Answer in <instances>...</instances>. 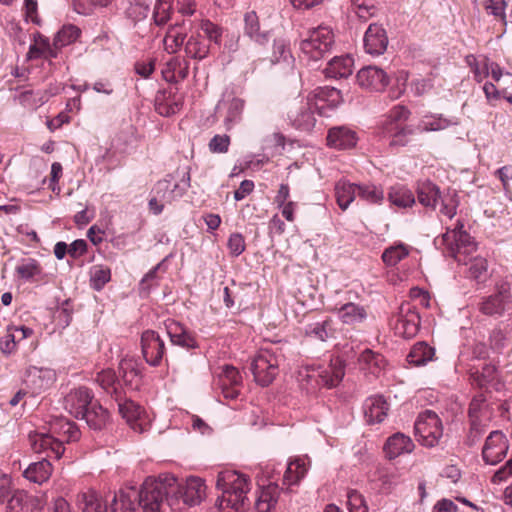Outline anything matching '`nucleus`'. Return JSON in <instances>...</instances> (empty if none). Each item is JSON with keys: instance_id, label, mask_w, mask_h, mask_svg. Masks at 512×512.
Here are the masks:
<instances>
[{"instance_id": "f257e3e1", "label": "nucleus", "mask_w": 512, "mask_h": 512, "mask_svg": "<svg viewBox=\"0 0 512 512\" xmlns=\"http://www.w3.org/2000/svg\"><path fill=\"white\" fill-rule=\"evenodd\" d=\"M139 504L142 512H163L164 500L174 508L181 500L187 506L199 505L206 496V485L199 477L179 482L170 474L148 477L140 488Z\"/></svg>"}, {"instance_id": "f03ea898", "label": "nucleus", "mask_w": 512, "mask_h": 512, "mask_svg": "<svg viewBox=\"0 0 512 512\" xmlns=\"http://www.w3.org/2000/svg\"><path fill=\"white\" fill-rule=\"evenodd\" d=\"M216 487L221 490L217 505L223 512H242L247 507V493L250 481L235 470H224L218 473Z\"/></svg>"}, {"instance_id": "7ed1b4c3", "label": "nucleus", "mask_w": 512, "mask_h": 512, "mask_svg": "<svg viewBox=\"0 0 512 512\" xmlns=\"http://www.w3.org/2000/svg\"><path fill=\"white\" fill-rule=\"evenodd\" d=\"M463 228V223L458 221L454 229H448L447 232L442 235L440 245H443L448 254L456 261L467 265L468 262L466 258L476 251L477 245Z\"/></svg>"}, {"instance_id": "20e7f679", "label": "nucleus", "mask_w": 512, "mask_h": 512, "mask_svg": "<svg viewBox=\"0 0 512 512\" xmlns=\"http://www.w3.org/2000/svg\"><path fill=\"white\" fill-rule=\"evenodd\" d=\"M344 374V363L339 358L332 359L326 367L313 368L311 371L305 369L299 373L301 380L306 381L307 385L312 388L315 386L335 387L343 379Z\"/></svg>"}, {"instance_id": "39448f33", "label": "nucleus", "mask_w": 512, "mask_h": 512, "mask_svg": "<svg viewBox=\"0 0 512 512\" xmlns=\"http://www.w3.org/2000/svg\"><path fill=\"white\" fill-rule=\"evenodd\" d=\"M334 44V35L327 26H318L308 32L300 43V49L309 59L317 61L330 51Z\"/></svg>"}, {"instance_id": "423d86ee", "label": "nucleus", "mask_w": 512, "mask_h": 512, "mask_svg": "<svg viewBox=\"0 0 512 512\" xmlns=\"http://www.w3.org/2000/svg\"><path fill=\"white\" fill-rule=\"evenodd\" d=\"M414 429L418 441L427 447L436 446L443 436L442 421L432 410H425L418 415Z\"/></svg>"}, {"instance_id": "0eeeda50", "label": "nucleus", "mask_w": 512, "mask_h": 512, "mask_svg": "<svg viewBox=\"0 0 512 512\" xmlns=\"http://www.w3.org/2000/svg\"><path fill=\"white\" fill-rule=\"evenodd\" d=\"M279 357L268 349L261 350L252 360L254 380L262 387L269 386L279 373Z\"/></svg>"}, {"instance_id": "6e6552de", "label": "nucleus", "mask_w": 512, "mask_h": 512, "mask_svg": "<svg viewBox=\"0 0 512 512\" xmlns=\"http://www.w3.org/2000/svg\"><path fill=\"white\" fill-rule=\"evenodd\" d=\"M420 327V316L416 307L409 302L402 303L394 323L395 334L403 338L414 337Z\"/></svg>"}, {"instance_id": "1a4fd4ad", "label": "nucleus", "mask_w": 512, "mask_h": 512, "mask_svg": "<svg viewBox=\"0 0 512 512\" xmlns=\"http://www.w3.org/2000/svg\"><path fill=\"white\" fill-rule=\"evenodd\" d=\"M190 180L188 168L182 173L181 183L172 184V176L168 175L166 178L156 183L154 187L155 195L159 197L161 201L171 203L184 195L190 187Z\"/></svg>"}, {"instance_id": "9d476101", "label": "nucleus", "mask_w": 512, "mask_h": 512, "mask_svg": "<svg viewBox=\"0 0 512 512\" xmlns=\"http://www.w3.org/2000/svg\"><path fill=\"white\" fill-rule=\"evenodd\" d=\"M510 286L508 283L497 285L496 293L482 298L478 304L479 310L487 316H502L509 304Z\"/></svg>"}, {"instance_id": "9b49d317", "label": "nucleus", "mask_w": 512, "mask_h": 512, "mask_svg": "<svg viewBox=\"0 0 512 512\" xmlns=\"http://www.w3.org/2000/svg\"><path fill=\"white\" fill-rule=\"evenodd\" d=\"M29 442L35 453H45L48 458L60 459L65 447L50 432H31Z\"/></svg>"}, {"instance_id": "f8f14e48", "label": "nucleus", "mask_w": 512, "mask_h": 512, "mask_svg": "<svg viewBox=\"0 0 512 512\" xmlns=\"http://www.w3.org/2000/svg\"><path fill=\"white\" fill-rule=\"evenodd\" d=\"M509 445L501 431H492L482 449L483 460L489 465H496L506 456Z\"/></svg>"}, {"instance_id": "ddd939ff", "label": "nucleus", "mask_w": 512, "mask_h": 512, "mask_svg": "<svg viewBox=\"0 0 512 512\" xmlns=\"http://www.w3.org/2000/svg\"><path fill=\"white\" fill-rule=\"evenodd\" d=\"M141 346L143 357L151 366H158L165 353L164 341L158 333L153 330H147L142 333Z\"/></svg>"}, {"instance_id": "4468645a", "label": "nucleus", "mask_w": 512, "mask_h": 512, "mask_svg": "<svg viewBox=\"0 0 512 512\" xmlns=\"http://www.w3.org/2000/svg\"><path fill=\"white\" fill-rule=\"evenodd\" d=\"M114 393L115 402L118 405V410L121 416L126 420V422L133 430L143 432L144 429L142 427L141 419L144 411L142 407L132 400L124 398L122 390L114 389Z\"/></svg>"}, {"instance_id": "2eb2a0df", "label": "nucleus", "mask_w": 512, "mask_h": 512, "mask_svg": "<svg viewBox=\"0 0 512 512\" xmlns=\"http://www.w3.org/2000/svg\"><path fill=\"white\" fill-rule=\"evenodd\" d=\"M56 374L52 369L30 367L26 371L25 385L33 395H38L52 386Z\"/></svg>"}, {"instance_id": "dca6fc26", "label": "nucleus", "mask_w": 512, "mask_h": 512, "mask_svg": "<svg viewBox=\"0 0 512 512\" xmlns=\"http://www.w3.org/2000/svg\"><path fill=\"white\" fill-rule=\"evenodd\" d=\"M94 402V394L87 387H78L71 390L64 398L65 409L74 417L81 415Z\"/></svg>"}, {"instance_id": "f3484780", "label": "nucleus", "mask_w": 512, "mask_h": 512, "mask_svg": "<svg viewBox=\"0 0 512 512\" xmlns=\"http://www.w3.org/2000/svg\"><path fill=\"white\" fill-rule=\"evenodd\" d=\"M314 107L315 105L309 99L293 105L288 112V118L292 125L301 130L313 128L316 121L313 111Z\"/></svg>"}, {"instance_id": "a211bd4d", "label": "nucleus", "mask_w": 512, "mask_h": 512, "mask_svg": "<svg viewBox=\"0 0 512 512\" xmlns=\"http://www.w3.org/2000/svg\"><path fill=\"white\" fill-rule=\"evenodd\" d=\"M360 87L380 91L388 84L387 74L376 66H367L360 69L356 76Z\"/></svg>"}, {"instance_id": "6ab92c4d", "label": "nucleus", "mask_w": 512, "mask_h": 512, "mask_svg": "<svg viewBox=\"0 0 512 512\" xmlns=\"http://www.w3.org/2000/svg\"><path fill=\"white\" fill-rule=\"evenodd\" d=\"M365 51L371 55H381L387 48L388 37L385 29L378 24H370L364 35Z\"/></svg>"}, {"instance_id": "aec40b11", "label": "nucleus", "mask_w": 512, "mask_h": 512, "mask_svg": "<svg viewBox=\"0 0 512 512\" xmlns=\"http://www.w3.org/2000/svg\"><path fill=\"white\" fill-rule=\"evenodd\" d=\"M244 107L245 101L238 97L223 99L218 103L217 108L224 112L223 123L227 130L240 123Z\"/></svg>"}, {"instance_id": "412c9836", "label": "nucleus", "mask_w": 512, "mask_h": 512, "mask_svg": "<svg viewBox=\"0 0 512 512\" xmlns=\"http://www.w3.org/2000/svg\"><path fill=\"white\" fill-rule=\"evenodd\" d=\"M363 410L368 424L381 423L387 416L389 404L382 395H374L365 400Z\"/></svg>"}, {"instance_id": "4be33fe9", "label": "nucleus", "mask_w": 512, "mask_h": 512, "mask_svg": "<svg viewBox=\"0 0 512 512\" xmlns=\"http://www.w3.org/2000/svg\"><path fill=\"white\" fill-rule=\"evenodd\" d=\"M50 433L54 435L63 446L65 442L70 443L78 441L81 436L78 426L74 422L64 418L56 419L51 423Z\"/></svg>"}, {"instance_id": "5701e85b", "label": "nucleus", "mask_w": 512, "mask_h": 512, "mask_svg": "<svg viewBox=\"0 0 512 512\" xmlns=\"http://www.w3.org/2000/svg\"><path fill=\"white\" fill-rule=\"evenodd\" d=\"M414 447L415 445L409 436L397 432L386 440L384 451L389 459H395L400 455L411 453Z\"/></svg>"}, {"instance_id": "b1692460", "label": "nucleus", "mask_w": 512, "mask_h": 512, "mask_svg": "<svg viewBox=\"0 0 512 512\" xmlns=\"http://www.w3.org/2000/svg\"><path fill=\"white\" fill-rule=\"evenodd\" d=\"M140 489L136 491L130 488L128 491H121L114 494L110 503V512H136V505L142 509L139 504Z\"/></svg>"}, {"instance_id": "393cba45", "label": "nucleus", "mask_w": 512, "mask_h": 512, "mask_svg": "<svg viewBox=\"0 0 512 512\" xmlns=\"http://www.w3.org/2000/svg\"><path fill=\"white\" fill-rule=\"evenodd\" d=\"M356 143V133L347 127H333L328 131L327 144L332 148L348 149L354 147Z\"/></svg>"}, {"instance_id": "a878e982", "label": "nucleus", "mask_w": 512, "mask_h": 512, "mask_svg": "<svg viewBox=\"0 0 512 512\" xmlns=\"http://www.w3.org/2000/svg\"><path fill=\"white\" fill-rule=\"evenodd\" d=\"M166 329L173 345L180 346L187 350L197 347L195 337L180 323L172 321L166 325Z\"/></svg>"}, {"instance_id": "bb28decb", "label": "nucleus", "mask_w": 512, "mask_h": 512, "mask_svg": "<svg viewBox=\"0 0 512 512\" xmlns=\"http://www.w3.org/2000/svg\"><path fill=\"white\" fill-rule=\"evenodd\" d=\"M244 35L260 46L269 42V33L260 30L259 17L255 11H248L244 15Z\"/></svg>"}, {"instance_id": "cd10ccee", "label": "nucleus", "mask_w": 512, "mask_h": 512, "mask_svg": "<svg viewBox=\"0 0 512 512\" xmlns=\"http://www.w3.org/2000/svg\"><path fill=\"white\" fill-rule=\"evenodd\" d=\"M90 429L102 430L109 422V412L103 408L97 401H94L88 409L81 415Z\"/></svg>"}, {"instance_id": "c85d7f7f", "label": "nucleus", "mask_w": 512, "mask_h": 512, "mask_svg": "<svg viewBox=\"0 0 512 512\" xmlns=\"http://www.w3.org/2000/svg\"><path fill=\"white\" fill-rule=\"evenodd\" d=\"M492 415L493 409L488 403L485 394L479 393L475 395L469 405V420L486 423L490 421Z\"/></svg>"}, {"instance_id": "c756f323", "label": "nucleus", "mask_w": 512, "mask_h": 512, "mask_svg": "<svg viewBox=\"0 0 512 512\" xmlns=\"http://www.w3.org/2000/svg\"><path fill=\"white\" fill-rule=\"evenodd\" d=\"M77 505L82 512H108L107 503L94 490L79 493Z\"/></svg>"}, {"instance_id": "7c9ffc66", "label": "nucleus", "mask_w": 512, "mask_h": 512, "mask_svg": "<svg viewBox=\"0 0 512 512\" xmlns=\"http://www.w3.org/2000/svg\"><path fill=\"white\" fill-rule=\"evenodd\" d=\"M339 319L347 325L362 323L367 318V311L363 306L347 302L337 310Z\"/></svg>"}, {"instance_id": "2f4dec72", "label": "nucleus", "mask_w": 512, "mask_h": 512, "mask_svg": "<svg viewBox=\"0 0 512 512\" xmlns=\"http://www.w3.org/2000/svg\"><path fill=\"white\" fill-rule=\"evenodd\" d=\"M58 93L57 89H48L44 91L27 90L19 95V102L24 107L35 110L46 103L50 97Z\"/></svg>"}, {"instance_id": "473e14b6", "label": "nucleus", "mask_w": 512, "mask_h": 512, "mask_svg": "<svg viewBox=\"0 0 512 512\" xmlns=\"http://www.w3.org/2000/svg\"><path fill=\"white\" fill-rule=\"evenodd\" d=\"M358 361L360 369L373 376H378L385 366L384 357L370 349L364 350Z\"/></svg>"}, {"instance_id": "72a5a7b5", "label": "nucleus", "mask_w": 512, "mask_h": 512, "mask_svg": "<svg viewBox=\"0 0 512 512\" xmlns=\"http://www.w3.org/2000/svg\"><path fill=\"white\" fill-rule=\"evenodd\" d=\"M440 198L441 192L436 184L430 181L419 183L417 188V199L421 205L434 210Z\"/></svg>"}, {"instance_id": "f704fd0d", "label": "nucleus", "mask_w": 512, "mask_h": 512, "mask_svg": "<svg viewBox=\"0 0 512 512\" xmlns=\"http://www.w3.org/2000/svg\"><path fill=\"white\" fill-rule=\"evenodd\" d=\"M457 118H447L442 114L425 115L418 125L421 132H432L447 129L450 126L457 125Z\"/></svg>"}, {"instance_id": "c9c22d12", "label": "nucleus", "mask_w": 512, "mask_h": 512, "mask_svg": "<svg viewBox=\"0 0 512 512\" xmlns=\"http://www.w3.org/2000/svg\"><path fill=\"white\" fill-rule=\"evenodd\" d=\"M353 59L346 55L334 57L325 68V73L332 78H346L352 74Z\"/></svg>"}, {"instance_id": "e433bc0d", "label": "nucleus", "mask_w": 512, "mask_h": 512, "mask_svg": "<svg viewBox=\"0 0 512 512\" xmlns=\"http://www.w3.org/2000/svg\"><path fill=\"white\" fill-rule=\"evenodd\" d=\"M52 473V465L47 458L31 463L24 471V477L34 483L47 481Z\"/></svg>"}, {"instance_id": "4c0bfd02", "label": "nucleus", "mask_w": 512, "mask_h": 512, "mask_svg": "<svg viewBox=\"0 0 512 512\" xmlns=\"http://www.w3.org/2000/svg\"><path fill=\"white\" fill-rule=\"evenodd\" d=\"M384 133L391 137L390 146L404 147L409 142V137L415 134V129L410 125L383 126Z\"/></svg>"}, {"instance_id": "58836bf2", "label": "nucleus", "mask_w": 512, "mask_h": 512, "mask_svg": "<svg viewBox=\"0 0 512 512\" xmlns=\"http://www.w3.org/2000/svg\"><path fill=\"white\" fill-rule=\"evenodd\" d=\"M15 273L20 279L32 281L42 275L43 268L38 260L26 257L19 260L15 267Z\"/></svg>"}, {"instance_id": "ea45409f", "label": "nucleus", "mask_w": 512, "mask_h": 512, "mask_svg": "<svg viewBox=\"0 0 512 512\" xmlns=\"http://www.w3.org/2000/svg\"><path fill=\"white\" fill-rule=\"evenodd\" d=\"M358 185L349 183L347 181H339L335 186V196L339 207L342 210L348 208V206L357 197Z\"/></svg>"}, {"instance_id": "a19ab883", "label": "nucleus", "mask_w": 512, "mask_h": 512, "mask_svg": "<svg viewBox=\"0 0 512 512\" xmlns=\"http://www.w3.org/2000/svg\"><path fill=\"white\" fill-rule=\"evenodd\" d=\"M309 461L306 458H296L291 461L283 476L284 484L292 485L298 483L308 471Z\"/></svg>"}, {"instance_id": "79ce46f5", "label": "nucleus", "mask_w": 512, "mask_h": 512, "mask_svg": "<svg viewBox=\"0 0 512 512\" xmlns=\"http://www.w3.org/2000/svg\"><path fill=\"white\" fill-rule=\"evenodd\" d=\"M435 355L433 347L426 342L416 343L407 356L408 362L416 366L425 365L427 362L432 361Z\"/></svg>"}, {"instance_id": "37998d69", "label": "nucleus", "mask_w": 512, "mask_h": 512, "mask_svg": "<svg viewBox=\"0 0 512 512\" xmlns=\"http://www.w3.org/2000/svg\"><path fill=\"white\" fill-rule=\"evenodd\" d=\"M119 373L127 386L137 387L138 378L140 377V370L138 363L133 358H124L119 364Z\"/></svg>"}, {"instance_id": "c03bdc74", "label": "nucleus", "mask_w": 512, "mask_h": 512, "mask_svg": "<svg viewBox=\"0 0 512 512\" xmlns=\"http://www.w3.org/2000/svg\"><path fill=\"white\" fill-rule=\"evenodd\" d=\"M388 199L391 204L400 208L410 207L415 203L413 193L404 186L391 187L388 193Z\"/></svg>"}, {"instance_id": "a18cd8bd", "label": "nucleus", "mask_w": 512, "mask_h": 512, "mask_svg": "<svg viewBox=\"0 0 512 512\" xmlns=\"http://www.w3.org/2000/svg\"><path fill=\"white\" fill-rule=\"evenodd\" d=\"M114 0H71L73 11L79 15H92L96 8H107Z\"/></svg>"}, {"instance_id": "49530a36", "label": "nucleus", "mask_w": 512, "mask_h": 512, "mask_svg": "<svg viewBox=\"0 0 512 512\" xmlns=\"http://www.w3.org/2000/svg\"><path fill=\"white\" fill-rule=\"evenodd\" d=\"M409 247L403 243L387 247L382 253V260L387 266H395L409 255Z\"/></svg>"}, {"instance_id": "de8ad7c7", "label": "nucleus", "mask_w": 512, "mask_h": 512, "mask_svg": "<svg viewBox=\"0 0 512 512\" xmlns=\"http://www.w3.org/2000/svg\"><path fill=\"white\" fill-rule=\"evenodd\" d=\"M96 382L99 386L115 400L114 389L122 390L116 374L112 369H105L97 374Z\"/></svg>"}, {"instance_id": "09e8293b", "label": "nucleus", "mask_w": 512, "mask_h": 512, "mask_svg": "<svg viewBox=\"0 0 512 512\" xmlns=\"http://www.w3.org/2000/svg\"><path fill=\"white\" fill-rule=\"evenodd\" d=\"M316 102L314 103L316 108H319L318 103H327L330 107H336L341 103V93L338 89L333 87H322L315 91ZM323 108V105L320 106Z\"/></svg>"}, {"instance_id": "8fccbe9b", "label": "nucleus", "mask_w": 512, "mask_h": 512, "mask_svg": "<svg viewBox=\"0 0 512 512\" xmlns=\"http://www.w3.org/2000/svg\"><path fill=\"white\" fill-rule=\"evenodd\" d=\"M186 40V33L178 30L177 25H171L164 37L165 49L169 53H176L184 44Z\"/></svg>"}, {"instance_id": "3c124183", "label": "nucleus", "mask_w": 512, "mask_h": 512, "mask_svg": "<svg viewBox=\"0 0 512 512\" xmlns=\"http://www.w3.org/2000/svg\"><path fill=\"white\" fill-rule=\"evenodd\" d=\"M173 0H157L153 9V21L157 26H164L171 18Z\"/></svg>"}, {"instance_id": "603ef678", "label": "nucleus", "mask_w": 512, "mask_h": 512, "mask_svg": "<svg viewBox=\"0 0 512 512\" xmlns=\"http://www.w3.org/2000/svg\"><path fill=\"white\" fill-rule=\"evenodd\" d=\"M111 279L110 268L103 265H94L90 269L91 287L97 291L101 290Z\"/></svg>"}, {"instance_id": "864d4df0", "label": "nucleus", "mask_w": 512, "mask_h": 512, "mask_svg": "<svg viewBox=\"0 0 512 512\" xmlns=\"http://www.w3.org/2000/svg\"><path fill=\"white\" fill-rule=\"evenodd\" d=\"M274 492L275 488L270 486L261 489L255 501L254 512H271L276 503Z\"/></svg>"}, {"instance_id": "5fc2aeb1", "label": "nucleus", "mask_w": 512, "mask_h": 512, "mask_svg": "<svg viewBox=\"0 0 512 512\" xmlns=\"http://www.w3.org/2000/svg\"><path fill=\"white\" fill-rule=\"evenodd\" d=\"M81 30L73 25H64L62 29L56 34L53 45L56 47H64L77 40L80 36Z\"/></svg>"}, {"instance_id": "6e6d98bb", "label": "nucleus", "mask_w": 512, "mask_h": 512, "mask_svg": "<svg viewBox=\"0 0 512 512\" xmlns=\"http://www.w3.org/2000/svg\"><path fill=\"white\" fill-rule=\"evenodd\" d=\"M351 9L364 21L374 16L377 11L374 0H351Z\"/></svg>"}, {"instance_id": "4d7b16f0", "label": "nucleus", "mask_w": 512, "mask_h": 512, "mask_svg": "<svg viewBox=\"0 0 512 512\" xmlns=\"http://www.w3.org/2000/svg\"><path fill=\"white\" fill-rule=\"evenodd\" d=\"M306 335L315 339L325 341L332 336L331 321L325 320L322 322H316L309 324L306 327Z\"/></svg>"}, {"instance_id": "13d9d810", "label": "nucleus", "mask_w": 512, "mask_h": 512, "mask_svg": "<svg viewBox=\"0 0 512 512\" xmlns=\"http://www.w3.org/2000/svg\"><path fill=\"white\" fill-rule=\"evenodd\" d=\"M185 52L191 58L202 60L207 57L209 48L198 37L191 36L185 44Z\"/></svg>"}, {"instance_id": "bf43d9fd", "label": "nucleus", "mask_w": 512, "mask_h": 512, "mask_svg": "<svg viewBox=\"0 0 512 512\" xmlns=\"http://www.w3.org/2000/svg\"><path fill=\"white\" fill-rule=\"evenodd\" d=\"M496 367L491 364H484L481 371L471 373L470 378L473 384L482 388L495 379Z\"/></svg>"}, {"instance_id": "052dcab7", "label": "nucleus", "mask_w": 512, "mask_h": 512, "mask_svg": "<svg viewBox=\"0 0 512 512\" xmlns=\"http://www.w3.org/2000/svg\"><path fill=\"white\" fill-rule=\"evenodd\" d=\"M357 196L371 204L381 203L384 199L383 190L375 185H358Z\"/></svg>"}, {"instance_id": "680f3d73", "label": "nucleus", "mask_w": 512, "mask_h": 512, "mask_svg": "<svg viewBox=\"0 0 512 512\" xmlns=\"http://www.w3.org/2000/svg\"><path fill=\"white\" fill-rule=\"evenodd\" d=\"M218 378L219 386H240L242 383V377L239 371L231 365H224Z\"/></svg>"}, {"instance_id": "e2e57ef3", "label": "nucleus", "mask_w": 512, "mask_h": 512, "mask_svg": "<svg viewBox=\"0 0 512 512\" xmlns=\"http://www.w3.org/2000/svg\"><path fill=\"white\" fill-rule=\"evenodd\" d=\"M487 260L482 257H475L469 263V277L477 280L478 282L484 281L487 278Z\"/></svg>"}, {"instance_id": "0e129e2a", "label": "nucleus", "mask_w": 512, "mask_h": 512, "mask_svg": "<svg viewBox=\"0 0 512 512\" xmlns=\"http://www.w3.org/2000/svg\"><path fill=\"white\" fill-rule=\"evenodd\" d=\"M410 115V111L402 105L394 106L388 116L387 120L384 124V126H390V125H402L403 122H405Z\"/></svg>"}, {"instance_id": "69168bd1", "label": "nucleus", "mask_w": 512, "mask_h": 512, "mask_svg": "<svg viewBox=\"0 0 512 512\" xmlns=\"http://www.w3.org/2000/svg\"><path fill=\"white\" fill-rule=\"evenodd\" d=\"M441 200V208L440 213L447 216L449 219H452L456 215V210L459 205L458 195L454 191L450 196L449 200L446 197L440 198Z\"/></svg>"}, {"instance_id": "338daca9", "label": "nucleus", "mask_w": 512, "mask_h": 512, "mask_svg": "<svg viewBox=\"0 0 512 512\" xmlns=\"http://www.w3.org/2000/svg\"><path fill=\"white\" fill-rule=\"evenodd\" d=\"M230 137L228 135H215L209 142L208 147L212 153H226L229 149Z\"/></svg>"}, {"instance_id": "774afa93", "label": "nucleus", "mask_w": 512, "mask_h": 512, "mask_svg": "<svg viewBox=\"0 0 512 512\" xmlns=\"http://www.w3.org/2000/svg\"><path fill=\"white\" fill-rule=\"evenodd\" d=\"M201 30L204 32L205 36L215 44H219L222 31L221 28L212 23L210 20H203L200 25Z\"/></svg>"}]
</instances>
